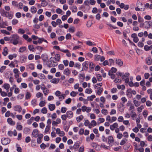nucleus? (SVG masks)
<instances>
[{"instance_id": "obj_29", "label": "nucleus", "mask_w": 152, "mask_h": 152, "mask_svg": "<svg viewBox=\"0 0 152 152\" xmlns=\"http://www.w3.org/2000/svg\"><path fill=\"white\" fill-rule=\"evenodd\" d=\"M83 118V116L82 115H81L80 116L77 117L76 118V120L77 122H80L81 120Z\"/></svg>"}, {"instance_id": "obj_9", "label": "nucleus", "mask_w": 152, "mask_h": 152, "mask_svg": "<svg viewBox=\"0 0 152 152\" xmlns=\"http://www.w3.org/2000/svg\"><path fill=\"white\" fill-rule=\"evenodd\" d=\"M27 58V56L24 55H22L20 57V61L22 63H25L26 61Z\"/></svg>"}, {"instance_id": "obj_2", "label": "nucleus", "mask_w": 152, "mask_h": 152, "mask_svg": "<svg viewBox=\"0 0 152 152\" xmlns=\"http://www.w3.org/2000/svg\"><path fill=\"white\" fill-rule=\"evenodd\" d=\"M137 7H135V10L136 11H143L145 10V6L140 1H137Z\"/></svg>"}, {"instance_id": "obj_20", "label": "nucleus", "mask_w": 152, "mask_h": 152, "mask_svg": "<svg viewBox=\"0 0 152 152\" xmlns=\"http://www.w3.org/2000/svg\"><path fill=\"white\" fill-rule=\"evenodd\" d=\"M131 116L132 119L134 120L137 117V115L135 112L132 111L131 113Z\"/></svg>"}, {"instance_id": "obj_51", "label": "nucleus", "mask_w": 152, "mask_h": 152, "mask_svg": "<svg viewBox=\"0 0 152 152\" xmlns=\"http://www.w3.org/2000/svg\"><path fill=\"white\" fill-rule=\"evenodd\" d=\"M26 49V48L25 47H20L19 49V52L20 53H23L24 51Z\"/></svg>"}, {"instance_id": "obj_5", "label": "nucleus", "mask_w": 152, "mask_h": 152, "mask_svg": "<svg viewBox=\"0 0 152 152\" xmlns=\"http://www.w3.org/2000/svg\"><path fill=\"white\" fill-rule=\"evenodd\" d=\"M82 110L83 112H86L87 113L90 112L91 110V107H86V106L83 105L82 107Z\"/></svg>"}, {"instance_id": "obj_10", "label": "nucleus", "mask_w": 152, "mask_h": 152, "mask_svg": "<svg viewBox=\"0 0 152 152\" xmlns=\"http://www.w3.org/2000/svg\"><path fill=\"white\" fill-rule=\"evenodd\" d=\"M83 66H90L94 65V63L91 62L85 61L83 64Z\"/></svg>"}, {"instance_id": "obj_25", "label": "nucleus", "mask_w": 152, "mask_h": 152, "mask_svg": "<svg viewBox=\"0 0 152 152\" xmlns=\"http://www.w3.org/2000/svg\"><path fill=\"white\" fill-rule=\"evenodd\" d=\"M30 129L28 127H26L24 128L23 130V132L25 134H29L30 132Z\"/></svg>"}, {"instance_id": "obj_39", "label": "nucleus", "mask_w": 152, "mask_h": 152, "mask_svg": "<svg viewBox=\"0 0 152 152\" xmlns=\"http://www.w3.org/2000/svg\"><path fill=\"white\" fill-rule=\"evenodd\" d=\"M117 87L118 89H121L122 90H124L125 88V86L124 85H117Z\"/></svg>"}, {"instance_id": "obj_55", "label": "nucleus", "mask_w": 152, "mask_h": 152, "mask_svg": "<svg viewBox=\"0 0 152 152\" xmlns=\"http://www.w3.org/2000/svg\"><path fill=\"white\" fill-rule=\"evenodd\" d=\"M31 96V94H30V93L29 92H27L26 93V95L25 96V98H26V99H29L30 98Z\"/></svg>"}, {"instance_id": "obj_34", "label": "nucleus", "mask_w": 152, "mask_h": 152, "mask_svg": "<svg viewBox=\"0 0 152 152\" xmlns=\"http://www.w3.org/2000/svg\"><path fill=\"white\" fill-rule=\"evenodd\" d=\"M102 83H97L94 86V87L95 89L99 88V87L102 86Z\"/></svg>"}, {"instance_id": "obj_40", "label": "nucleus", "mask_w": 152, "mask_h": 152, "mask_svg": "<svg viewBox=\"0 0 152 152\" xmlns=\"http://www.w3.org/2000/svg\"><path fill=\"white\" fill-rule=\"evenodd\" d=\"M100 58V56L98 54H96L94 56V59L96 61H99Z\"/></svg>"}, {"instance_id": "obj_53", "label": "nucleus", "mask_w": 152, "mask_h": 152, "mask_svg": "<svg viewBox=\"0 0 152 152\" xmlns=\"http://www.w3.org/2000/svg\"><path fill=\"white\" fill-rule=\"evenodd\" d=\"M90 124V122L88 120H86L84 123V125L86 126H89Z\"/></svg>"}, {"instance_id": "obj_11", "label": "nucleus", "mask_w": 152, "mask_h": 152, "mask_svg": "<svg viewBox=\"0 0 152 152\" xmlns=\"http://www.w3.org/2000/svg\"><path fill=\"white\" fill-rule=\"evenodd\" d=\"M38 130L36 129H34L32 132V135L34 137L36 138L38 136Z\"/></svg>"}, {"instance_id": "obj_64", "label": "nucleus", "mask_w": 152, "mask_h": 152, "mask_svg": "<svg viewBox=\"0 0 152 152\" xmlns=\"http://www.w3.org/2000/svg\"><path fill=\"white\" fill-rule=\"evenodd\" d=\"M43 96V95L40 92H38L37 93V94L36 95V96L38 98H39L40 97H42Z\"/></svg>"}, {"instance_id": "obj_30", "label": "nucleus", "mask_w": 152, "mask_h": 152, "mask_svg": "<svg viewBox=\"0 0 152 152\" xmlns=\"http://www.w3.org/2000/svg\"><path fill=\"white\" fill-rule=\"evenodd\" d=\"M49 108L50 111H53L55 108V106L53 104H50L49 105Z\"/></svg>"}, {"instance_id": "obj_28", "label": "nucleus", "mask_w": 152, "mask_h": 152, "mask_svg": "<svg viewBox=\"0 0 152 152\" xmlns=\"http://www.w3.org/2000/svg\"><path fill=\"white\" fill-rule=\"evenodd\" d=\"M133 103L135 106L136 107L139 106L140 104V102L135 100L134 98L133 99Z\"/></svg>"}, {"instance_id": "obj_52", "label": "nucleus", "mask_w": 152, "mask_h": 152, "mask_svg": "<svg viewBox=\"0 0 152 152\" xmlns=\"http://www.w3.org/2000/svg\"><path fill=\"white\" fill-rule=\"evenodd\" d=\"M67 110L66 108L65 107H62L61 110V112L62 113H65Z\"/></svg>"}, {"instance_id": "obj_6", "label": "nucleus", "mask_w": 152, "mask_h": 152, "mask_svg": "<svg viewBox=\"0 0 152 152\" xmlns=\"http://www.w3.org/2000/svg\"><path fill=\"white\" fill-rule=\"evenodd\" d=\"M115 63L116 65L119 66H125L124 65L123 61L120 59L116 58L115 59Z\"/></svg>"}, {"instance_id": "obj_8", "label": "nucleus", "mask_w": 152, "mask_h": 152, "mask_svg": "<svg viewBox=\"0 0 152 152\" xmlns=\"http://www.w3.org/2000/svg\"><path fill=\"white\" fill-rule=\"evenodd\" d=\"M118 126V125L117 123H115L113 124L110 125V129L112 130H114L115 129L117 128Z\"/></svg>"}, {"instance_id": "obj_14", "label": "nucleus", "mask_w": 152, "mask_h": 152, "mask_svg": "<svg viewBox=\"0 0 152 152\" xmlns=\"http://www.w3.org/2000/svg\"><path fill=\"white\" fill-rule=\"evenodd\" d=\"M108 142L110 145H112L114 142V140L112 136H109L108 137Z\"/></svg>"}, {"instance_id": "obj_24", "label": "nucleus", "mask_w": 152, "mask_h": 152, "mask_svg": "<svg viewBox=\"0 0 152 152\" xmlns=\"http://www.w3.org/2000/svg\"><path fill=\"white\" fill-rule=\"evenodd\" d=\"M48 57L46 54H43L41 55V58L44 61H46L48 59Z\"/></svg>"}, {"instance_id": "obj_54", "label": "nucleus", "mask_w": 152, "mask_h": 152, "mask_svg": "<svg viewBox=\"0 0 152 152\" xmlns=\"http://www.w3.org/2000/svg\"><path fill=\"white\" fill-rule=\"evenodd\" d=\"M69 31L70 32L73 33L75 31V28L74 27H71L69 28Z\"/></svg>"}, {"instance_id": "obj_17", "label": "nucleus", "mask_w": 152, "mask_h": 152, "mask_svg": "<svg viewBox=\"0 0 152 152\" xmlns=\"http://www.w3.org/2000/svg\"><path fill=\"white\" fill-rule=\"evenodd\" d=\"M117 71V69L115 68L112 67L111 69L109 72V75H112L113 73H115Z\"/></svg>"}, {"instance_id": "obj_4", "label": "nucleus", "mask_w": 152, "mask_h": 152, "mask_svg": "<svg viewBox=\"0 0 152 152\" xmlns=\"http://www.w3.org/2000/svg\"><path fill=\"white\" fill-rule=\"evenodd\" d=\"M116 75L118 76L121 77L122 79H124L125 77H128L129 75V73H126L125 74H124L123 73L119 72L116 73Z\"/></svg>"}, {"instance_id": "obj_33", "label": "nucleus", "mask_w": 152, "mask_h": 152, "mask_svg": "<svg viewBox=\"0 0 152 152\" xmlns=\"http://www.w3.org/2000/svg\"><path fill=\"white\" fill-rule=\"evenodd\" d=\"M79 145L77 143H75L73 146V149L75 151L77 150L79 147Z\"/></svg>"}, {"instance_id": "obj_27", "label": "nucleus", "mask_w": 152, "mask_h": 152, "mask_svg": "<svg viewBox=\"0 0 152 152\" xmlns=\"http://www.w3.org/2000/svg\"><path fill=\"white\" fill-rule=\"evenodd\" d=\"M124 105L122 104L118 106V108L120 112H123L124 111Z\"/></svg>"}, {"instance_id": "obj_35", "label": "nucleus", "mask_w": 152, "mask_h": 152, "mask_svg": "<svg viewBox=\"0 0 152 152\" xmlns=\"http://www.w3.org/2000/svg\"><path fill=\"white\" fill-rule=\"evenodd\" d=\"M13 15V14L12 12H8V13H7V17L9 19H11L12 18Z\"/></svg>"}, {"instance_id": "obj_15", "label": "nucleus", "mask_w": 152, "mask_h": 152, "mask_svg": "<svg viewBox=\"0 0 152 152\" xmlns=\"http://www.w3.org/2000/svg\"><path fill=\"white\" fill-rule=\"evenodd\" d=\"M65 95L64 94L61 95V92L58 91V96L59 99L60 100H61L64 99V98Z\"/></svg>"}, {"instance_id": "obj_48", "label": "nucleus", "mask_w": 152, "mask_h": 152, "mask_svg": "<svg viewBox=\"0 0 152 152\" xmlns=\"http://www.w3.org/2000/svg\"><path fill=\"white\" fill-rule=\"evenodd\" d=\"M37 101L35 99L32 100L31 101V104L33 107H34L36 105Z\"/></svg>"}, {"instance_id": "obj_61", "label": "nucleus", "mask_w": 152, "mask_h": 152, "mask_svg": "<svg viewBox=\"0 0 152 152\" xmlns=\"http://www.w3.org/2000/svg\"><path fill=\"white\" fill-rule=\"evenodd\" d=\"M122 137V134L121 133H119L117 135V138L119 139H121Z\"/></svg>"}, {"instance_id": "obj_18", "label": "nucleus", "mask_w": 152, "mask_h": 152, "mask_svg": "<svg viewBox=\"0 0 152 152\" xmlns=\"http://www.w3.org/2000/svg\"><path fill=\"white\" fill-rule=\"evenodd\" d=\"M7 121L8 124L11 125H13L15 124V122L13 121L12 120L11 118H8L7 119Z\"/></svg>"}, {"instance_id": "obj_1", "label": "nucleus", "mask_w": 152, "mask_h": 152, "mask_svg": "<svg viewBox=\"0 0 152 152\" xmlns=\"http://www.w3.org/2000/svg\"><path fill=\"white\" fill-rule=\"evenodd\" d=\"M10 41L14 45H16L20 42L19 37L17 34H13Z\"/></svg>"}, {"instance_id": "obj_63", "label": "nucleus", "mask_w": 152, "mask_h": 152, "mask_svg": "<svg viewBox=\"0 0 152 152\" xmlns=\"http://www.w3.org/2000/svg\"><path fill=\"white\" fill-rule=\"evenodd\" d=\"M4 87L6 90H8L10 88V85L7 83H5L4 85Z\"/></svg>"}, {"instance_id": "obj_31", "label": "nucleus", "mask_w": 152, "mask_h": 152, "mask_svg": "<svg viewBox=\"0 0 152 152\" xmlns=\"http://www.w3.org/2000/svg\"><path fill=\"white\" fill-rule=\"evenodd\" d=\"M30 11L32 13L34 14L37 12V9L34 7L32 6L31 7Z\"/></svg>"}, {"instance_id": "obj_44", "label": "nucleus", "mask_w": 152, "mask_h": 152, "mask_svg": "<svg viewBox=\"0 0 152 152\" xmlns=\"http://www.w3.org/2000/svg\"><path fill=\"white\" fill-rule=\"evenodd\" d=\"M72 11V12H75L77 11V8L76 6L75 5L71 7Z\"/></svg>"}, {"instance_id": "obj_62", "label": "nucleus", "mask_w": 152, "mask_h": 152, "mask_svg": "<svg viewBox=\"0 0 152 152\" xmlns=\"http://www.w3.org/2000/svg\"><path fill=\"white\" fill-rule=\"evenodd\" d=\"M127 140L126 139H123L121 140L120 143V144L121 145H123L126 142Z\"/></svg>"}, {"instance_id": "obj_57", "label": "nucleus", "mask_w": 152, "mask_h": 152, "mask_svg": "<svg viewBox=\"0 0 152 152\" xmlns=\"http://www.w3.org/2000/svg\"><path fill=\"white\" fill-rule=\"evenodd\" d=\"M77 94H78V92L72 91L70 93V95L72 97H75L77 95Z\"/></svg>"}, {"instance_id": "obj_3", "label": "nucleus", "mask_w": 152, "mask_h": 152, "mask_svg": "<svg viewBox=\"0 0 152 152\" xmlns=\"http://www.w3.org/2000/svg\"><path fill=\"white\" fill-rule=\"evenodd\" d=\"M10 142V140L8 138H3L1 139V143L4 145H6Z\"/></svg>"}, {"instance_id": "obj_45", "label": "nucleus", "mask_w": 152, "mask_h": 152, "mask_svg": "<svg viewBox=\"0 0 152 152\" xmlns=\"http://www.w3.org/2000/svg\"><path fill=\"white\" fill-rule=\"evenodd\" d=\"M58 133L59 134V135L60 136H63L64 135V132H61L60 129L58 128Z\"/></svg>"}, {"instance_id": "obj_38", "label": "nucleus", "mask_w": 152, "mask_h": 152, "mask_svg": "<svg viewBox=\"0 0 152 152\" xmlns=\"http://www.w3.org/2000/svg\"><path fill=\"white\" fill-rule=\"evenodd\" d=\"M101 113L104 115H107L108 113V112L107 109H103L101 110Z\"/></svg>"}, {"instance_id": "obj_58", "label": "nucleus", "mask_w": 152, "mask_h": 152, "mask_svg": "<svg viewBox=\"0 0 152 152\" xmlns=\"http://www.w3.org/2000/svg\"><path fill=\"white\" fill-rule=\"evenodd\" d=\"M41 112L43 114H46L47 112V110L45 107H43L41 110Z\"/></svg>"}, {"instance_id": "obj_36", "label": "nucleus", "mask_w": 152, "mask_h": 152, "mask_svg": "<svg viewBox=\"0 0 152 152\" xmlns=\"http://www.w3.org/2000/svg\"><path fill=\"white\" fill-rule=\"evenodd\" d=\"M16 128L18 130H21L23 129V126L19 124L18 123H17Z\"/></svg>"}, {"instance_id": "obj_56", "label": "nucleus", "mask_w": 152, "mask_h": 152, "mask_svg": "<svg viewBox=\"0 0 152 152\" xmlns=\"http://www.w3.org/2000/svg\"><path fill=\"white\" fill-rule=\"evenodd\" d=\"M117 117L115 116H113L111 118V120L110 123H112L113 122L117 120Z\"/></svg>"}, {"instance_id": "obj_42", "label": "nucleus", "mask_w": 152, "mask_h": 152, "mask_svg": "<svg viewBox=\"0 0 152 152\" xmlns=\"http://www.w3.org/2000/svg\"><path fill=\"white\" fill-rule=\"evenodd\" d=\"M116 113V110L114 109H112L111 110L110 112V115H115Z\"/></svg>"}, {"instance_id": "obj_37", "label": "nucleus", "mask_w": 152, "mask_h": 152, "mask_svg": "<svg viewBox=\"0 0 152 152\" xmlns=\"http://www.w3.org/2000/svg\"><path fill=\"white\" fill-rule=\"evenodd\" d=\"M98 89V90L96 91V93L98 95H100L103 91V88H99Z\"/></svg>"}, {"instance_id": "obj_26", "label": "nucleus", "mask_w": 152, "mask_h": 152, "mask_svg": "<svg viewBox=\"0 0 152 152\" xmlns=\"http://www.w3.org/2000/svg\"><path fill=\"white\" fill-rule=\"evenodd\" d=\"M17 56V55L16 53H14L12 54H10L8 56V58L10 60H12L13 58H15Z\"/></svg>"}, {"instance_id": "obj_41", "label": "nucleus", "mask_w": 152, "mask_h": 152, "mask_svg": "<svg viewBox=\"0 0 152 152\" xmlns=\"http://www.w3.org/2000/svg\"><path fill=\"white\" fill-rule=\"evenodd\" d=\"M92 92V90L90 88H86L85 91V93L88 94H91Z\"/></svg>"}, {"instance_id": "obj_13", "label": "nucleus", "mask_w": 152, "mask_h": 152, "mask_svg": "<svg viewBox=\"0 0 152 152\" xmlns=\"http://www.w3.org/2000/svg\"><path fill=\"white\" fill-rule=\"evenodd\" d=\"M66 115L67 118L70 119L72 118L73 116V113L71 111H68L66 113Z\"/></svg>"}, {"instance_id": "obj_19", "label": "nucleus", "mask_w": 152, "mask_h": 152, "mask_svg": "<svg viewBox=\"0 0 152 152\" xmlns=\"http://www.w3.org/2000/svg\"><path fill=\"white\" fill-rule=\"evenodd\" d=\"M132 89H129L127 90L126 95L128 97L131 98L132 96Z\"/></svg>"}, {"instance_id": "obj_49", "label": "nucleus", "mask_w": 152, "mask_h": 152, "mask_svg": "<svg viewBox=\"0 0 152 152\" xmlns=\"http://www.w3.org/2000/svg\"><path fill=\"white\" fill-rule=\"evenodd\" d=\"M148 112L146 110H145L143 111L142 115L144 118H145L148 115Z\"/></svg>"}, {"instance_id": "obj_47", "label": "nucleus", "mask_w": 152, "mask_h": 152, "mask_svg": "<svg viewBox=\"0 0 152 152\" xmlns=\"http://www.w3.org/2000/svg\"><path fill=\"white\" fill-rule=\"evenodd\" d=\"M124 119L123 117L122 116H120L118 117L117 120L119 122H122L124 121Z\"/></svg>"}, {"instance_id": "obj_59", "label": "nucleus", "mask_w": 152, "mask_h": 152, "mask_svg": "<svg viewBox=\"0 0 152 152\" xmlns=\"http://www.w3.org/2000/svg\"><path fill=\"white\" fill-rule=\"evenodd\" d=\"M121 100L122 101L123 104L125 103L127 101V99L124 96H123L121 98Z\"/></svg>"}, {"instance_id": "obj_22", "label": "nucleus", "mask_w": 152, "mask_h": 152, "mask_svg": "<svg viewBox=\"0 0 152 152\" xmlns=\"http://www.w3.org/2000/svg\"><path fill=\"white\" fill-rule=\"evenodd\" d=\"M8 49L7 47H5L3 49V51L2 52L3 55L4 56H6L7 54L8 53Z\"/></svg>"}, {"instance_id": "obj_16", "label": "nucleus", "mask_w": 152, "mask_h": 152, "mask_svg": "<svg viewBox=\"0 0 152 152\" xmlns=\"http://www.w3.org/2000/svg\"><path fill=\"white\" fill-rule=\"evenodd\" d=\"M0 13L2 16L7 17V13H8V12L5 11L4 10H0Z\"/></svg>"}, {"instance_id": "obj_50", "label": "nucleus", "mask_w": 152, "mask_h": 152, "mask_svg": "<svg viewBox=\"0 0 152 152\" xmlns=\"http://www.w3.org/2000/svg\"><path fill=\"white\" fill-rule=\"evenodd\" d=\"M18 32L21 34H23L25 33V31L22 28H19L18 30Z\"/></svg>"}, {"instance_id": "obj_46", "label": "nucleus", "mask_w": 152, "mask_h": 152, "mask_svg": "<svg viewBox=\"0 0 152 152\" xmlns=\"http://www.w3.org/2000/svg\"><path fill=\"white\" fill-rule=\"evenodd\" d=\"M90 125L92 126H95L96 125V122L94 120H92L90 123Z\"/></svg>"}, {"instance_id": "obj_43", "label": "nucleus", "mask_w": 152, "mask_h": 152, "mask_svg": "<svg viewBox=\"0 0 152 152\" xmlns=\"http://www.w3.org/2000/svg\"><path fill=\"white\" fill-rule=\"evenodd\" d=\"M144 108V106L143 105H141L137 108V110L138 112L140 113Z\"/></svg>"}, {"instance_id": "obj_7", "label": "nucleus", "mask_w": 152, "mask_h": 152, "mask_svg": "<svg viewBox=\"0 0 152 152\" xmlns=\"http://www.w3.org/2000/svg\"><path fill=\"white\" fill-rule=\"evenodd\" d=\"M131 37L133 38V41L135 43H137L139 40V39L137 37V34L133 33L132 34Z\"/></svg>"}, {"instance_id": "obj_32", "label": "nucleus", "mask_w": 152, "mask_h": 152, "mask_svg": "<svg viewBox=\"0 0 152 152\" xmlns=\"http://www.w3.org/2000/svg\"><path fill=\"white\" fill-rule=\"evenodd\" d=\"M96 96L94 95H92L90 96H88L87 98L88 100L89 101H92L93 100V99L95 98Z\"/></svg>"}, {"instance_id": "obj_12", "label": "nucleus", "mask_w": 152, "mask_h": 152, "mask_svg": "<svg viewBox=\"0 0 152 152\" xmlns=\"http://www.w3.org/2000/svg\"><path fill=\"white\" fill-rule=\"evenodd\" d=\"M14 109L15 111L20 113L22 110V108L20 105H17L14 107Z\"/></svg>"}, {"instance_id": "obj_60", "label": "nucleus", "mask_w": 152, "mask_h": 152, "mask_svg": "<svg viewBox=\"0 0 152 152\" xmlns=\"http://www.w3.org/2000/svg\"><path fill=\"white\" fill-rule=\"evenodd\" d=\"M117 91V89L115 88H113L111 89V92L112 94H114L116 93Z\"/></svg>"}, {"instance_id": "obj_23", "label": "nucleus", "mask_w": 152, "mask_h": 152, "mask_svg": "<svg viewBox=\"0 0 152 152\" xmlns=\"http://www.w3.org/2000/svg\"><path fill=\"white\" fill-rule=\"evenodd\" d=\"M61 51H62V52L66 53V56L69 57H70L71 56V53L70 52H69V50H61Z\"/></svg>"}, {"instance_id": "obj_21", "label": "nucleus", "mask_w": 152, "mask_h": 152, "mask_svg": "<svg viewBox=\"0 0 152 152\" xmlns=\"http://www.w3.org/2000/svg\"><path fill=\"white\" fill-rule=\"evenodd\" d=\"M146 62L148 65L151 64L152 62V59L151 57H149L147 58L146 59Z\"/></svg>"}]
</instances>
